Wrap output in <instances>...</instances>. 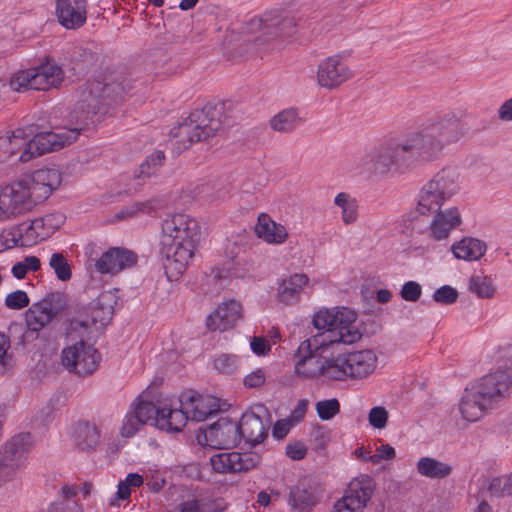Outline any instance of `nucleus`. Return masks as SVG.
Wrapping results in <instances>:
<instances>
[{
	"instance_id": "nucleus-1",
	"label": "nucleus",
	"mask_w": 512,
	"mask_h": 512,
	"mask_svg": "<svg viewBox=\"0 0 512 512\" xmlns=\"http://www.w3.org/2000/svg\"><path fill=\"white\" fill-rule=\"evenodd\" d=\"M356 319L357 314L346 307L317 311L312 323L319 332L302 341L294 353L297 377L336 381V347L356 343L362 337Z\"/></svg>"
},
{
	"instance_id": "nucleus-2",
	"label": "nucleus",
	"mask_w": 512,
	"mask_h": 512,
	"mask_svg": "<svg viewBox=\"0 0 512 512\" xmlns=\"http://www.w3.org/2000/svg\"><path fill=\"white\" fill-rule=\"evenodd\" d=\"M127 87L123 79L112 74L103 76L101 80L87 82L80 92L79 102L63 126L39 133H35L33 126V139L27 150L19 156V161L28 162L73 143L94 115L124 98Z\"/></svg>"
},
{
	"instance_id": "nucleus-3",
	"label": "nucleus",
	"mask_w": 512,
	"mask_h": 512,
	"mask_svg": "<svg viewBox=\"0 0 512 512\" xmlns=\"http://www.w3.org/2000/svg\"><path fill=\"white\" fill-rule=\"evenodd\" d=\"M202 240L200 223L186 213H175L162 222L161 254L167 277L177 280L192 261Z\"/></svg>"
},
{
	"instance_id": "nucleus-4",
	"label": "nucleus",
	"mask_w": 512,
	"mask_h": 512,
	"mask_svg": "<svg viewBox=\"0 0 512 512\" xmlns=\"http://www.w3.org/2000/svg\"><path fill=\"white\" fill-rule=\"evenodd\" d=\"M512 379L505 370L484 375L466 387L458 410L467 422H477L496 409L511 394Z\"/></svg>"
},
{
	"instance_id": "nucleus-5",
	"label": "nucleus",
	"mask_w": 512,
	"mask_h": 512,
	"mask_svg": "<svg viewBox=\"0 0 512 512\" xmlns=\"http://www.w3.org/2000/svg\"><path fill=\"white\" fill-rule=\"evenodd\" d=\"M459 191V171L455 167H444L420 188L415 198L416 211L421 215L436 213Z\"/></svg>"
},
{
	"instance_id": "nucleus-6",
	"label": "nucleus",
	"mask_w": 512,
	"mask_h": 512,
	"mask_svg": "<svg viewBox=\"0 0 512 512\" xmlns=\"http://www.w3.org/2000/svg\"><path fill=\"white\" fill-rule=\"evenodd\" d=\"M223 103H207L201 109L193 110L188 119L178 127L176 137H180L183 148H188L193 142L205 140L220 131L226 122Z\"/></svg>"
},
{
	"instance_id": "nucleus-7",
	"label": "nucleus",
	"mask_w": 512,
	"mask_h": 512,
	"mask_svg": "<svg viewBox=\"0 0 512 512\" xmlns=\"http://www.w3.org/2000/svg\"><path fill=\"white\" fill-rule=\"evenodd\" d=\"M92 338L84 337L79 331L67 326L64 347L60 359L62 366L72 374L85 377L93 374L101 361V355L93 344Z\"/></svg>"
},
{
	"instance_id": "nucleus-8",
	"label": "nucleus",
	"mask_w": 512,
	"mask_h": 512,
	"mask_svg": "<svg viewBox=\"0 0 512 512\" xmlns=\"http://www.w3.org/2000/svg\"><path fill=\"white\" fill-rule=\"evenodd\" d=\"M115 304V294L111 291H104L90 302L87 308L73 317L68 326L72 331L82 333L84 337L95 339L111 320Z\"/></svg>"
},
{
	"instance_id": "nucleus-9",
	"label": "nucleus",
	"mask_w": 512,
	"mask_h": 512,
	"mask_svg": "<svg viewBox=\"0 0 512 512\" xmlns=\"http://www.w3.org/2000/svg\"><path fill=\"white\" fill-rule=\"evenodd\" d=\"M361 172L386 174L410 166L404 142L390 141L374 148L357 163Z\"/></svg>"
},
{
	"instance_id": "nucleus-10",
	"label": "nucleus",
	"mask_w": 512,
	"mask_h": 512,
	"mask_svg": "<svg viewBox=\"0 0 512 512\" xmlns=\"http://www.w3.org/2000/svg\"><path fill=\"white\" fill-rule=\"evenodd\" d=\"M32 446L29 433L12 437L0 450V486L12 482L24 468L27 454Z\"/></svg>"
},
{
	"instance_id": "nucleus-11",
	"label": "nucleus",
	"mask_w": 512,
	"mask_h": 512,
	"mask_svg": "<svg viewBox=\"0 0 512 512\" xmlns=\"http://www.w3.org/2000/svg\"><path fill=\"white\" fill-rule=\"evenodd\" d=\"M377 355L371 349L348 353H336L335 362L339 367L336 381L347 378L363 379L372 374L377 367Z\"/></svg>"
},
{
	"instance_id": "nucleus-12",
	"label": "nucleus",
	"mask_w": 512,
	"mask_h": 512,
	"mask_svg": "<svg viewBox=\"0 0 512 512\" xmlns=\"http://www.w3.org/2000/svg\"><path fill=\"white\" fill-rule=\"evenodd\" d=\"M403 142L410 165L432 163L442 156L445 148L426 127L409 134Z\"/></svg>"
},
{
	"instance_id": "nucleus-13",
	"label": "nucleus",
	"mask_w": 512,
	"mask_h": 512,
	"mask_svg": "<svg viewBox=\"0 0 512 512\" xmlns=\"http://www.w3.org/2000/svg\"><path fill=\"white\" fill-rule=\"evenodd\" d=\"M374 479L362 474L352 479L343 496L333 506V512H363L375 491Z\"/></svg>"
},
{
	"instance_id": "nucleus-14",
	"label": "nucleus",
	"mask_w": 512,
	"mask_h": 512,
	"mask_svg": "<svg viewBox=\"0 0 512 512\" xmlns=\"http://www.w3.org/2000/svg\"><path fill=\"white\" fill-rule=\"evenodd\" d=\"M62 181L61 173L57 168H41L19 180L28 192L30 201L47 199L57 189Z\"/></svg>"
},
{
	"instance_id": "nucleus-15",
	"label": "nucleus",
	"mask_w": 512,
	"mask_h": 512,
	"mask_svg": "<svg viewBox=\"0 0 512 512\" xmlns=\"http://www.w3.org/2000/svg\"><path fill=\"white\" fill-rule=\"evenodd\" d=\"M268 418V411L264 405H255L243 413L239 422V438L245 442L256 445L267 437V427L264 422Z\"/></svg>"
},
{
	"instance_id": "nucleus-16",
	"label": "nucleus",
	"mask_w": 512,
	"mask_h": 512,
	"mask_svg": "<svg viewBox=\"0 0 512 512\" xmlns=\"http://www.w3.org/2000/svg\"><path fill=\"white\" fill-rule=\"evenodd\" d=\"M261 462L256 452H221L210 458L212 469L217 473H240L255 468Z\"/></svg>"
},
{
	"instance_id": "nucleus-17",
	"label": "nucleus",
	"mask_w": 512,
	"mask_h": 512,
	"mask_svg": "<svg viewBox=\"0 0 512 512\" xmlns=\"http://www.w3.org/2000/svg\"><path fill=\"white\" fill-rule=\"evenodd\" d=\"M353 72L343 56L337 54L321 61L317 69V82L326 89H334L351 79Z\"/></svg>"
},
{
	"instance_id": "nucleus-18",
	"label": "nucleus",
	"mask_w": 512,
	"mask_h": 512,
	"mask_svg": "<svg viewBox=\"0 0 512 512\" xmlns=\"http://www.w3.org/2000/svg\"><path fill=\"white\" fill-rule=\"evenodd\" d=\"M32 206L28 192L18 182L0 189V220H8Z\"/></svg>"
},
{
	"instance_id": "nucleus-19",
	"label": "nucleus",
	"mask_w": 512,
	"mask_h": 512,
	"mask_svg": "<svg viewBox=\"0 0 512 512\" xmlns=\"http://www.w3.org/2000/svg\"><path fill=\"white\" fill-rule=\"evenodd\" d=\"M182 403L189 419L197 422L205 421L220 410V400L211 395H201L194 391H187L180 395L178 401Z\"/></svg>"
},
{
	"instance_id": "nucleus-20",
	"label": "nucleus",
	"mask_w": 512,
	"mask_h": 512,
	"mask_svg": "<svg viewBox=\"0 0 512 512\" xmlns=\"http://www.w3.org/2000/svg\"><path fill=\"white\" fill-rule=\"evenodd\" d=\"M206 444L217 448L235 446L240 442L237 422L223 417L204 431Z\"/></svg>"
},
{
	"instance_id": "nucleus-21",
	"label": "nucleus",
	"mask_w": 512,
	"mask_h": 512,
	"mask_svg": "<svg viewBox=\"0 0 512 512\" xmlns=\"http://www.w3.org/2000/svg\"><path fill=\"white\" fill-rule=\"evenodd\" d=\"M425 127L444 147L458 142L467 131L454 113L445 114Z\"/></svg>"
},
{
	"instance_id": "nucleus-22",
	"label": "nucleus",
	"mask_w": 512,
	"mask_h": 512,
	"mask_svg": "<svg viewBox=\"0 0 512 512\" xmlns=\"http://www.w3.org/2000/svg\"><path fill=\"white\" fill-rule=\"evenodd\" d=\"M294 25V17L288 11L282 9L267 11L262 16L250 21L252 31H262L264 34L271 35L284 33Z\"/></svg>"
},
{
	"instance_id": "nucleus-23",
	"label": "nucleus",
	"mask_w": 512,
	"mask_h": 512,
	"mask_svg": "<svg viewBox=\"0 0 512 512\" xmlns=\"http://www.w3.org/2000/svg\"><path fill=\"white\" fill-rule=\"evenodd\" d=\"M65 221L62 213H51L43 217L36 218L30 224H22L19 228V236L22 233L29 241L37 242L49 238Z\"/></svg>"
},
{
	"instance_id": "nucleus-24",
	"label": "nucleus",
	"mask_w": 512,
	"mask_h": 512,
	"mask_svg": "<svg viewBox=\"0 0 512 512\" xmlns=\"http://www.w3.org/2000/svg\"><path fill=\"white\" fill-rule=\"evenodd\" d=\"M87 0H57L56 15L66 29H79L87 20Z\"/></svg>"
},
{
	"instance_id": "nucleus-25",
	"label": "nucleus",
	"mask_w": 512,
	"mask_h": 512,
	"mask_svg": "<svg viewBox=\"0 0 512 512\" xmlns=\"http://www.w3.org/2000/svg\"><path fill=\"white\" fill-rule=\"evenodd\" d=\"M136 261L137 256L132 251L113 247L103 253L95 262V268L101 274H116L132 267Z\"/></svg>"
},
{
	"instance_id": "nucleus-26",
	"label": "nucleus",
	"mask_w": 512,
	"mask_h": 512,
	"mask_svg": "<svg viewBox=\"0 0 512 512\" xmlns=\"http://www.w3.org/2000/svg\"><path fill=\"white\" fill-rule=\"evenodd\" d=\"M242 307L239 302L229 300L219 305L207 317V327L210 330L225 331L236 325L241 318Z\"/></svg>"
},
{
	"instance_id": "nucleus-27",
	"label": "nucleus",
	"mask_w": 512,
	"mask_h": 512,
	"mask_svg": "<svg viewBox=\"0 0 512 512\" xmlns=\"http://www.w3.org/2000/svg\"><path fill=\"white\" fill-rule=\"evenodd\" d=\"M434 215L429 227L428 237L442 241L449 237L451 231L461 224V215L457 207L439 210Z\"/></svg>"
},
{
	"instance_id": "nucleus-28",
	"label": "nucleus",
	"mask_w": 512,
	"mask_h": 512,
	"mask_svg": "<svg viewBox=\"0 0 512 512\" xmlns=\"http://www.w3.org/2000/svg\"><path fill=\"white\" fill-rule=\"evenodd\" d=\"M33 72L34 90L47 91L50 88H58L64 81L63 69L51 59L33 67Z\"/></svg>"
},
{
	"instance_id": "nucleus-29",
	"label": "nucleus",
	"mask_w": 512,
	"mask_h": 512,
	"mask_svg": "<svg viewBox=\"0 0 512 512\" xmlns=\"http://www.w3.org/2000/svg\"><path fill=\"white\" fill-rule=\"evenodd\" d=\"M317 503L316 490L309 477L301 478L289 492V505L299 512H310Z\"/></svg>"
},
{
	"instance_id": "nucleus-30",
	"label": "nucleus",
	"mask_w": 512,
	"mask_h": 512,
	"mask_svg": "<svg viewBox=\"0 0 512 512\" xmlns=\"http://www.w3.org/2000/svg\"><path fill=\"white\" fill-rule=\"evenodd\" d=\"M256 235L268 244L280 245L288 238V231L282 224L276 223L265 213L258 216L255 226Z\"/></svg>"
},
{
	"instance_id": "nucleus-31",
	"label": "nucleus",
	"mask_w": 512,
	"mask_h": 512,
	"mask_svg": "<svg viewBox=\"0 0 512 512\" xmlns=\"http://www.w3.org/2000/svg\"><path fill=\"white\" fill-rule=\"evenodd\" d=\"M188 420L189 416L182 403H179V407L172 403L169 406L164 405L158 416V429L171 433L180 432Z\"/></svg>"
},
{
	"instance_id": "nucleus-32",
	"label": "nucleus",
	"mask_w": 512,
	"mask_h": 512,
	"mask_svg": "<svg viewBox=\"0 0 512 512\" xmlns=\"http://www.w3.org/2000/svg\"><path fill=\"white\" fill-rule=\"evenodd\" d=\"M486 250V243L473 237H464L451 246L455 258L469 262L479 260Z\"/></svg>"
},
{
	"instance_id": "nucleus-33",
	"label": "nucleus",
	"mask_w": 512,
	"mask_h": 512,
	"mask_svg": "<svg viewBox=\"0 0 512 512\" xmlns=\"http://www.w3.org/2000/svg\"><path fill=\"white\" fill-rule=\"evenodd\" d=\"M308 282V276L303 273H295L287 279H284L278 287L280 301L286 304L297 301L302 288L307 285Z\"/></svg>"
},
{
	"instance_id": "nucleus-34",
	"label": "nucleus",
	"mask_w": 512,
	"mask_h": 512,
	"mask_svg": "<svg viewBox=\"0 0 512 512\" xmlns=\"http://www.w3.org/2000/svg\"><path fill=\"white\" fill-rule=\"evenodd\" d=\"M417 473L429 479H444L452 473V466L433 457H421L416 463Z\"/></svg>"
},
{
	"instance_id": "nucleus-35",
	"label": "nucleus",
	"mask_w": 512,
	"mask_h": 512,
	"mask_svg": "<svg viewBox=\"0 0 512 512\" xmlns=\"http://www.w3.org/2000/svg\"><path fill=\"white\" fill-rule=\"evenodd\" d=\"M75 441L81 450L93 449L100 442V432L94 424L78 423L75 429Z\"/></svg>"
},
{
	"instance_id": "nucleus-36",
	"label": "nucleus",
	"mask_w": 512,
	"mask_h": 512,
	"mask_svg": "<svg viewBox=\"0 0 512 512\" xmlns=\"http://www.w3.org/2000/svg\"><path fill=\"white\" fill-rule=\"evenodd\" d=\"M144 483L143 476L138 473H129L124 480L117 485L116 493L109 499V506L118 507L119 501L129 499L133 488H138Z\"/></svg>"
},
{
	"instance_id": "nucleus-37",
	"label": "nucleus",
	"mask_w": 512,
	"mask_h": 512,
	"mask_svg": "<svg viewBox=\"0 0 512 512\" xmlns=\"http://www.w3.org/2000/svg\"><path fill=\"white\" fill-rule=\"evenodd\" d=\"M334 204L341 210V219L344 224L355 223L358 219V201L346 192L338 193L334 198Z\"/></svg>"
},
{
	"instance_id": "nucleus-38",
	"label": "nucleus",
	"mask_w": 512,
	"mask_h": 512,
	"mask_svg": "<svg viewBox=\"0 0 512 512\" xmlns=\"http://www.w3.org/2000/svg\"><path fill=\"white\" fill-rule=\"evenodd\" d=\"M53 315L40 301L32 304L26 312L25 320L31 331L38 332L47 326L53 319Z\"/></svg>"
},
{
	"instance_id": "nucleus-39",
	"label": "nucleus",
	"mask_w": 512,
	"mask_h": 512,
	"mask_svg": "<svg viewBox=\"0 0 512 512\" xmlns=\"http://www.w3.org/2000/svg\"><path fill=\"white\" fill-rule=\"evenodd\" d=\"M302 122L296 109L290 108L276 114L271 119V128L275 131L286 133L297 128Z\"/></svg>"
},
{
	"instance_id": "nucleus-40",
	"label": "nucleus",
	"mask_w": 512,
	"mask_h": 512,
	"mask_svg": "<svg viewBox=\"0 0 512 512\" xmlns=\"http://www.w3.org/2000/svg\"><path fill=\"white\" fill-rule=\"evenodd\" d=\"M33 139V125L24 128H17L9 135L11 157L19 153L23 154Z\"/></svg>"
},
{
	"instance_id": "nucleus-41",
	"label": "nucleus",
	"mask_w": 512,
	"mask_h": 512,
	"mask_svg": "<svg viewBox=\"0 0 512 512\" xmlns=\"http://www.w3.org/2000/svg\"><path fill=\"white\" fill-rule=\"evenodd\" d=\"M48 265L59 281L67 282L72 278L68 255L64 252H53L49 257Z\"/></svg>"
},
{
	"instance_id": "nucleus-42",
	"label": "nucleus",
	"mask_w": 512,
	"mask_h": 512,
	"mask_svg": "<svg viewBox=\"0 0 512 512\" xmlns=\"http://www.w3.org/2000/svg\"><path fill=\"white\" fill-rule=\"evenodd\" d=\"M131 409L137 414L143 424L155 425L158 428L160 407L155 406L152 402L137 400L131 405Z\"/></svg>"
},
{
	"instance_id": "nucleus-43",
	"label": "nucleus",
	"mask_w": 512,
	"mask_h": 512,
	"mask_svg": "<svg viewBox=\"0 0 512 512\" xmlns=\"http://www.w3.org/2000/svg\"><path fill=\"white\" fill-rule=\"evenodd\" d=\"M164 159V152L156 150L140 164L139 169L134 173V179L149 178L162 165Z\"/></svg>"
},
{
	"instance_id": "nucleus-44",
	"label": "nucleus",
	"mask_w": 512,
	"mask_h": 512,
	"mask_svg": "<svg viewBox=\"0 0 512 512\" xmlns=\"http://www.w3.org/2000/svg\"><path fill=\"white\" fill-rule=\"evenodd\" d=\"M469 289L480 298H491L495 293L492 279L485 275H473L469 279Z\"/></svg>"
},
{
	"instance_id": "nucleus-45",
	"label": "nucleus",
	"mask_w": 512,
	"mask_h": 512,
	"mask_svg": "<svg viewBox=\"0 0 512 512\" xmlns=\"http://www.w3.org/2000/svg\"><path fill=\"white\" fill-rule=\"evenodd\" d=\"M488 491L494 497L512 496V472L492 478L488 484Z\"/></svg>"
},
{
	"instance_id": "nucleus-46",
	"label": "nucleus",
	"mask_w": 512,
	"mask_h": 512,
	"mask_svg": "<svg viewBox=\"0 0 512 512\" xmlns=\"http://www.w3.org/2000/svg\"><path fill=\"white\" fill-rule=\"evenodd\" d=\"M34 72L33 68L20 70L15 72L9 81V85L13 91L22 92L27 89L34 90Z\"/></svg>"
},
{
	"instance_id": "nucleus-47",
	"label": "nucleus",
	"mask_w": 512,
	"mask_h": 512,
	"mask_svg": "<svg viewBox=\"0 0 512 512\" xmlns=\"http://www.w3.org/2000/svg\"><path fill=\"white\" fill-rule=\"evenodd\" d=\"M40 303L55 317L66 308V295L61 292H52L40 300Z\"/></svg>"
},
{
	"instance_id": "nucleus-48",
	"label": "nucleus",
	"mask_w": 512,
	"mask_h": 512,
	"mask_svg": "<svg viewBox=\"0 0 512 512\" xmlns=\"http://www.w3.org/2000/svg\"><path fill=\"white\" fill-rule=\"evenodd\" d=\"M315 409L321 420L328 421L340 412V403L336 398L325 399L318 401Z\"/></svg>"
},
{
	"instance_id": "nucleus-49",
	"label": "nucleus",
	"mask_w": 512,
	"mask_h": 512,
	"mask_svg": "<svg viewBox=\"0 0 512 512\" xmlns=\"http://www.w3.org/2000/svg\"><path fill=\"white\" fill-rule=\"evenodd\" d=\"M151 209L152 204L150 201L135 202L123 207L114 217L116 220H128L141 213H148Z\"/></svg>"
},
{
	"instance_id": "nucleus-50",
	"label": "nucleus",
	"mask_w": 512,
	"mask_h": 512,
	"mask_svg": "<svg viewBox=\"0 0 512 512\" xmlns=\"http://www.w3.org/2000/svg\"><path fill=\"white\" fill-rule=\"evenodd\" d=\"M142 425L144 424L141 422L140 418H138L137 414L130 408L122 421L120 434L124 438H131L139 431Z\"/></svg>"
},
{
	"instance_id": "nucleus-51",
	"label": "nucleus",
	"mask_w": 512,
	"mask_h": 512,
	"mask_svg": "<svg viewBox=\"0 0 512 512\" xmlns=\"http://www.w3.org/2000/svg\"><path fill=\"white\" fill-rule=\"evenodd\" d=\"M239 364V358L232 354H222L214 359V368L221 373L232 374Z\"/></svg>"
},
{
	"instance_id": "nucleus-52",
	"label": "nucleus",
	"mask_w": 512,
	"mask_h": 512,
	"mask_svg": "<svg viewBox=\"0 0 512 512\" xmlns=\"http://www.w3.org/2000/svg\"><path fill=\"white\" fill-rule=\"evenodd\" d=\"M389 413L383 406H374L368 412L369 425L374 429H384L387 425Z\"/></svg>"
},
{
	"instance_id": "nucleus-53",
	"label": "nucleus",
	"mask_w": 512,
	"mask_h": 512,
	"mask_svg": "<svg viewBox=\"0 0 512 512\" xmlns=\"http://www.w3.org/2000/svg\"><path fill=\"white\" fill-rule=\"evenodd\" d=\"M29 303L30 299L23 290H15L5 298V306L10 310H21L27 307Z\"/></svg>"
},
{
	"instance_id": "nucleus-54",
	"label": "nucleus",
	"mask_w": 512,
	"mask_h": 512,
	"mask_svg": "<svg viewBox=\"0 0 512 512\" xmlns=\"http://www.w3.org/2000/svg\"><path fill=\"white\" fill-rule=\"evenodd\" d=\"M432 298L437 303L450 305L456 302L458 292L450 285H443L434 291Z\"/></svg>"
},
{
	"instance_id": "nucleus-55",
	"label": "nucleus",
	"mask_w": 512,
	"mask_h": 512,
	"mask_svg": "<svg viewBox=\"0 0 512 512\" xmlns=\"http://www.w3.org/2000/svg\"><path fill=\"white\" fill-rule=\"evenodd\" d=\"M422 295L421 285L413 280L407 281L402 285L400 296L408 302H416Z\"/></svg>"
},
{
	"instance_id": "nucleus-56",
	"label": "nucleus",
	"mask_w": 512,
	"mask_h": 512,
	"mask_svg": "<svg viewBox=\"0 0 512 512\" xmlns=\"http://www.w3.org/2000/svg\"><path fill=\"white\" fill-rule=\"evenodd\" d=\"M48 512H84V510L74 500H63L51 503Z\"/></svg>"
},
{
	"instance_id": "nucleus-57",
	"label": "nucleus",
	"mask_w": 512,
	"mask_h": 512,
	"mask_svg": "<svg viewBox=\"0 0 512 512\" xmlns=\"http://www.w3.org/2000/svg\"><path fill=\"white\" fill-rule=\"evenodd\" d=\"M396 456L394 447L390 444H382L376 449V453L369 458V462L372 464H379L382 460H393Z\"/></svg>"
},
{
	"instance_id": "nucleus-58",
	"label": "nucleus",
	"mask_w": 512,
	"mask_h": 512,
	"mask_svg": "<svg viewBox=\"0 0 512 512\" xmlns=\"http://www.w3.org/2000/svg\"><path fill=\"white\" fill-rule=\"evenodd\" d=\"M286 455L292 460H302L307 454V447L301 441H295L287 444Z\"/></svg>"
},
{
	"instance_id": "nucleus-59",
	"label": "nucleus",
	"mask_w": 512,
	"mask_h": 512,
	"mask_svg": "<svg viewBox=\"0 0 512 512\" xmlns=\"http://www.w3.org/2000/svg\"><path fill=\"white\" fill-rule=\"evenodd\" d=\"M307 408L308 400L301 399L300 401L297 402L296 406L293 408L287 419L290 420L293 425L301 422L305 417Z\"/></svg>"
},
{
	"instance_id": "nucleus-60",
	"label": "nucleus",
	"mask_w": 512,
	"mask_h": 512,
	"mask_svg": "<svg viewBox=\"0 0 512 512\" xmlns=\"http://www.w3.org/2000/svg\"><path fill=\"white\" fill-rule=\"evenodd\" d=\"M293 426L294 425L287 418L278 420L273 426L272 435L276 439H283Z\"/></svg>"
},
{
	"instance_id": "nucleus-61",
	"label": "nucleus",
	"mask_w": 512,
	"mask_h": 512,
	"mask_svg": "<svg viewBox=\"0 0 512 512\" xmlns=\"http://www.w3.org/2000/svg\"><path fill=\"white\" fill-rule=\"evenodd\" d=\"M265 382V372L262 369H257L248 374L244 379V384L250 388L260 387Z\"/></svg>"
},
{
	"instance_id": "nucleus-62",
	"label": "nucleus",
	"mask_w": 512,
	"mask_h": 512,
	"mask_svg": "<svg viewBox=\"0 0 512 512\" xmlns=\"http://www.w3.org/2000/svg\"><path fill=\"white\" fill-rule=\"evenodd\" d=\"M251 350L258 356H264L270 351L268 341L261 337H254L250 342Z\"/></svg>"
},
{
	"instance_id": "nucleus-63",
	"label": "nucleus",
	"mask_w": 512,
	"mask_h": 512,
	"mask_svg": "<svg viewBox=\"0 0 512 512\" xmlns=\"http://www.w3.org/2000/svg\"><path fill=\"white\" fill-rule=\"evenodd\" d=\"M22 237H23V235L20 236V238H16L15 235H12L10 237V234L0 235V252L7 250V249H11V248L17 246L18 244L25 245L26 243L22 240Z\"/></svg>"
},
{
	"instance_id": "nucleus-64",
	"label": "nucleus",
	"mask_w": 512,
	"mask_h": 512,
	"mask_svg": "<svg viewBox=\"0 0 512 512\" xmlns=\"http://www.w3.org/2000/svg\"><path fill=\"white\" fill-rule=\"evenodd\" d=\"M10 348V340L5 334L0 333V365L6 366L11 359L8 350Z\"/></svg>"
}]
</instances>
